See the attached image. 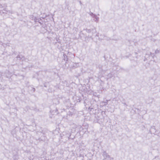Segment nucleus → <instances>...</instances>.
Listing matches in <instances>:
<instances>
[{"mask_svg":"<svg viewBox=\"0 0 160 160\" xmlns=\"http://www.w3.org/2000/svg\"><path fill=\"white\" fill-rule=\"evenodd\" d=\"M96 30L94 29L93 30V35H96Z\"/></svg>","mask_w":160,"mask_h":160,"instance_id":"nucleus-2","label":"nucleus"},{"mask_svg":"<svg viewBox=\"0 0 160 160\" xmlns=\"http://www.w3.org/2000/svg\"><path fill=\"white\" fill-rule=\"evenodd\" d=\"M94 17L95 18V19H94L95 21L97 22H98L99 20V17L96 15H94Z\"/></svg>","mask_w":160,"mask_h":160,"instance_id":"nucleus-1","label":"nucleus"}]
</instances>
